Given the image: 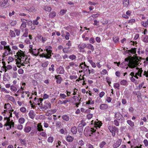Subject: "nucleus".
Instances as JSON below:
<instances>
[{"mask_svg": "<svg viewBox=\"0 0 148 148\" xmlns=\"http://www.w3.org/2000/svg\"><path fill=\"white\" fill-rule=\"evenodd\" d=\"M136 48H132L129 50H126L125 51V53L129 54V55L131 54H135V56H134L133 57V60L132 62L129 64L128 66L129 67L131 68H133L136 66H137L139 63V62L140 61L139 59H138V57L137 56V54H136Z\"/></svg>", "mask_w": 148, "mask_h": 148, "instance_id": "f257e3e1", "label": "nucleus"}, {"mask_svg": "<svg viewBox=\"0 0 148 148\" xmlns=\"http://www.w3.org/2000/svg\"><path fill=\"white\" fill-rule=\"evenodd\" d=\"M84 135L86 137L95 136L97 137L99 135V133L96 131L94 128H91L89 127H86L84 130Z\"/></svg>", "mask_w": 148, "mask_h": 148, "instance_id": "f03ea898", "label": "nucleus"}, {"mask_svg": "<svg viewBox=\"0 0 148 148\" xmlns=\"http://www.w3.org/2000/svg\"><path fill=\"white\" fill-rule=\"evenodd\" d=\"M52 47L50 46H48L45 47L44 50L46 52V53H43L40 54L39 56L40 57L43 58H45L47 59H49L51 58L52 55L53 54L52 51Z\"/></svg>", "mask_w": 148, "mask_h": 148, "instance_id": "7ed1b4c3", "label": "nucleus"}, {"mask_svg": "<svg viewBox=\"0 0 148 148\" xmlns=\"http://www.w3.org/2000/svg\"><path fill=\"white\" fill-rule=\"evenodd\" d=\"M4 52L3 54V57H5L9 55H12L13 51L11 49L9 45H7L4 47Z\"/></svg>", "mask_w": 148, "mask_h": 148, "instance_id": "20e7f679", "label": "nucleus"}, {"mask_svg": "<svg viewBox=\"0 0 148 148\" xmlns=\"http://www.w3.org/2000/svg\"><path fill=\"white\" fill-rule=\"evenodd\" d=\"M79 67L81 69H83L84 75L86 76L88 75V70L89 69V66H87L85 64V62H82L80 64Z\"/></svg>", "mask_w": 148, "mask_h": 148, "instance_id": "39448f33", "label": "nucleus"}, {"mask_svg": "<svg viewBox=\"0 0 148 148\" xmlns=\"http://www.w3.org/2000/svg\"><path fill=\"white\" fill-rule=\"evenodd\" d=\"M10 117L8 116L7 120L6 122L4 125V126H9V127L6 128V130H9L11 129L12 126L13 127L14 124V123L13 122L12 120L11 121H10Z\"/></svg>", "mask_w": 148, "mask_h": 148, "instance_id": "423d86ee", "label": "nucleus"}, {"mask_svg": "<svg viewBox=\"0 0 148 148\" xmlns=\"http://www.w3.org/2000/svg\"><path fill=\"white\" fill-rule=\"evenodd\" d=\"M114 117L116 119L118 120L121 123H122L125 121V119L123 115L119 112H116L115 113Z\"/></svg>", "mask_w": 148, "mask_h": 148, "instance_id": "0eeeda50", "label": "nucleus"}, {"mask_svg": "<svg viewBox=\"0 0 148 148\" xmlns=\"http://www.w3.org/2000/svg\"><path fill=\"white\" fill-rule=\"evenodd\" d=\"M29 52L35 56H37L39 54V52L38 49H33L32 45H29Z\"/></svg>", "mask_w": 148, "mask_h": 148, "instance_id": "6e6552de", "label": "nucleus"}, {"mask_svg": "<svg viewBox=\"0 0 148 148\" xmlns=\"http://www.w3.org/2000/svg\"><path fill=\"white\" fill-rule=\"evenodd\" d=\"M30 58H28V57L26 56V57L23 58L20 60L21 63H23V65H24L25 67H24V68L25 67L26 68L28 66H30L29 64V60Z\"/></svg>", "mask_w": 148, "mask_h": 148, "instance_id": "1a4fd4ad", "label": "nucleus"}, {"mask_svg": "<svg viewBox=\"0 0 148 148\" xmlns=\"http://www.w3.org/2000/svg\"><path fill=\"white\" fill-rule=\"evenodd\" d=\"M15 33L17 36H19L20 32V31L17 29L14 28V31L10 30V35L11 38H14L16 36Z\"/></svg>", "mask_w": 148, "mask_h": 148, "instance_id": "9d476101", "label": "nucleus"}, {"mask_svg": "<svg viewBox=\"0 0 148 148\" xmlns=\"http://www.w3.org/2000/svg\"><path fill=\"white\" fill-rule=\"evenodd\" d=\"M16 54V56H17V59L19 60L22 59L23 58L26 57V55L25 54L24 52H23L20 50H18Z\"/></svg>", "mask_w": 148, "mask_h": 148, "instance_id": "9b49d317", "label": "nucleus"}, {"mask_svg": "<svg viewBox=\"0 0 148 148\" xmlns=\"http://www.w3.org/2000/svg\"><path fill=\"white\" fill-rule=\"evenodd\" d=\"M51 103L48 101H45L44 104H42L41 108L43 110H45L47 109L50 108L51 107Z\"/></svg>", "mask_w": 148, "mask_h": 148, "instance_id": "f8f14e48", "label": "nucleus"}, {"mask_svg": "<svg viewBox=\"0 0 148 148\" xmlns=\"http://www.w3.org/2000/svg\"><path fill=\"white\" fill-rule=\"evenodd\" d=\"M108 129L112 133V136L113 137L115 136V133L118 132L117 128L114 126H109L108 127Z\"/></svg>", "mask_w": 148, "mask_h": 148, "instance_id": "ddd939ff", "label": "nucleus"}, {"mask_svg": "<svg viewBox=\"0 0 148 148\" xmlns=\"http://www.w3.org/2000/svg\"><path fill=\"white\" fill-rule=\"evenodd\" d=\"M129 61V59L128 58H125V62H122L121 64L120 67L123 68H126L127 69L128 68V66L129 67L128 65L130 64L132 61L129 64H128L129 63L128 62Z\"/></svg>", "mask_w": 148, "mask_h": 148, "instance_id": "4468645a", "label": "nucleus"}, {"mask_svg": "<svg viewBox=\"0 0 148 148\" xmlns=\"http://www.w3.org/2000/svg\"><path fill=\"white\" fill-rule=\"evenodd\" d=\"M43 101V99L41 98H37L36 97H35L33 101V103L34 104L39 105L40 107H41Z\"/></svg>", "mask_w": 148, "mask_h": 148, "instance_id": "2eb2a0df", "label": "nucleus"}, {"mask_svg": "<svg viewBox=\"0 0 148 148\" xmlns=\"http://www.w3.org/2000/svg\"><path fill=\"white\" fill-rule=\"evenodd\" d=\"M94 103V100H92V99L90 97H89L88 100L86 101L85 102L86 105L88 107H90V105H93Z\"/></svg>", "mask_w": 148, "mask_h": 148, "instance_id": "dca6fc26", "label": "nucleus"}, {"mask_svg": "<svg viewBox=\"0 0 148 148\" xmlns=\"http://www.w3.org/2000/svg\"><path fill=\"white\" fill-rule=\"evenodd\" d=\"M2 63L3 64V66H2L1 68H3L4 69H2V70L3 71H5V72H6L7 71V69L10 70L12 68V67L10 65H8L7 66H6L5 65V62L3 61Z\"/></svg>", "mask_w": 148, "mask_h": 148, "instance_id": "f3484780", "label": "nucleus"}, {"mask_svg": "<svg viewBox=\"0 0 148 148\" xmlns=\"http://www.w3.org/2000/svg\"><path fill=\"white\" fill-rule=\"evenodd\" d=\"M108 105L106 103L102 104L100 105V109L101 110L106 111L108 108Z\"/></svg>", "mask_w": 148, "mask_h": 148, "instance_id": "a211bd4d", "label": "nucleus"}, {"mask_svg": "<svg viewBox=\"0 0 148 148\" xmlns=\"http://www.w3.org/2000/svg\"><path fill=\"white\" fill-rule=\"evenodd\" d=\"M56 71L57 73L59 74H63L65 71L63 67L62 66H59L56 69Z\"/></svg>", "mask_w": 148, "mask_h": 148, "instance_id": "6ab92c4d", "label": "nucleus"}, {"mask_svg": "<svg viewBox=\"0 0 148 148\" xmlns=\"http://www.w3.org/2000/svg\"><path fill=\"white\" fill-rule=\"evenodd\" d=\"M102 124V123L101 121H95L94 124L95 125L94 127L95 128L98 129V128H99L100 127Z\"/></svg>", "mask_w": 148, "mask_h": 148, "instance_id": "aec40b11", "label": "nucleus"}, {"mask_svg": "<svg viewBox=\"0 0 148 148\" xmlns=\"http://www.w3.org/2000/svg\"><path fill=\"white\" fill-rule=\"evenodd\" d=\"M55 78L57 79L56 82L57 83L59 84H61V82L62 80V79L60 76V75H55Z\"/></svg>", "mask_w": 148, "mask_h": 148, "instance_id": "412c9836", "label": "nucleus"}, {"mask_svg": "<svg viewBox=\"0 0 148 148\" xmlns=\"http://www.w3.org/2000/svg\"><path fill=\"white\" fill-rule=\"evenodd\" d=\"M24 19H21L22 22L23 23L21 24V26L20 27V29L23 31L24 30H25V28H26V22H24Z\"/></svg>", "mask_w": 148, "mask_h": 148, "instance_id": "4be33fe9", "label": "nucleus"}, {"mask_svg": "<svg viewBox=\"0 0 148 148\" xmlns=\"http://www.w3.org/2000/svg\"><path fill=\"white\" fill-rule=\"evenodd\" d=\"M121 142L122 140L121 139H119L117 140L116 143L114 144L113 147H115V148H117L119 147L120 145Z\"/></svg>", "mask_w": 148, "mask_h": 148, "instance_id": "5701e85b", "label": "nucleus"}, {"mask_svg": "<svg viewBox=\"0 0 148 148\" xmlns=\"http://www.w3.org/2000/svg\"><path fill=\"white\" fill-rule=\"evenodd\" d=\"M29 117L32 119H33L35 116L36 114L33 110H30L28 114Z\"/></svg>", "mask_w": 148, "mask_h": 148, "instance_id": "b1692460", "label": "nucleus"}, {"mask_svg": "<svg viewBox=\"0 0 148 148\" xmlns=\"http://www.w3.org/2000/svg\"><path fill=\"white\" fill-rule=\"evenodd\" d=\"M136 69L138 70V72H137L135 74L140 77H142V74L143 72V70L142 68H139L138 67H136Z\"/></svg>", "mask_w": 148, "mask_h": 148, "instance_id": "393cba45", "label": "nucleus"}, {"mask_svg": "<svg viewBox=\"0 0 148 148\" xmlns=\"http://www.w3.org/2000/svg\"><path fill=\"white\" fill-rule=\"evenodd\" d=\"M8 2V1L7 0H1L0 1V6L1 7H4L5 6Z\"/></svg>", "mask_w": 148, "mask_h": 148, "instance_id": "a878e982", "label": "nucleus"}, {"mask_svg": "<svg viewBox=\"0 0 148 148\" xmlns=\"http://www.w3.org/2000/svg\"><path fill=\"white\" fill-rule=\"evenodd\" d=\"M86 47L88 49H90L92 51H93L95 48L90 43H88L86 44Z\"/></svg>", "mask_w": 148, "mask_h": 148, "instance_id": "bb28decb", "label": "nucleus"}, {"mask_svg": "<svg viewBox=\"0 0 148 148\" xmlns=\"http://www.w3.org/2000/svg\"><path fill=\"white\" fill-rule=\"evenodd\" d=\"M105 93L103 91H102L99 94V97L100 98H97V100L96 101V102H101V98H102L105 95Z\"/></svg>", "mask_w": 148, "mask_h": 148, "instance_id": "cd10ccee", "label": "nucleus"}, {"mask_svg": "<svg viewBox=\"0 0 148 148\" xmlns=\"http://www.w3.org/2000/svg\"><path fill=\"white\" fill-rule=\"evenodd\" d=\"M5 98L6 99L11 101L13 102H14L15 101L14 97L10 96L9 95H6Z\"/></svg>", "mask_w": 148, "mask_h": 148, "instance_id": "c85d7f7f", "label": "nucleus"}, {"mask_svg": "<svg viewBox=\"0 0 148 148\" xmlns=\"http://www.w3.org/2000/svg\"><path fill=\"white\" fill-rule=\"evenodd\" d=\"M86 47V44L85 43H80V44H79L78 46V48L80 50L84 49Z\"/></svg>", "mask_w": 148, "mask_h": 148, "instance_id": "c756f323", "label": "nucleus"}, {"mask_svg": "<svg viewBox=\"0 0 148 148\" xmlns=\"http://www.w3.org/2000/svg\"><path fill=\"white\" fill-rule=\"evenodd\" d=\"M37 129L38 131L41 132L43 131V129L42 128V126L41 125V123H38L37 124Z\"/></svg>", "mask_w": 148, "mask_h": 148, "instance_id": "7c9ffc66", "label": "nucleus"}, {"mask_svg": "<svg viewBox=\"0 0 148 148\" xmlns=\"http://www.w3.org/2000/svg\"><path fill=\"white\" fill-rule=\"evenodd\" d=\"M74 138L72 136L68 135L66 138V140L69 142H72Z\"/></svg>", "mask_w": 148, "mask_h": 148, "instance_id": "2f4dec72", "label": "nucleus"}, {"mask_svg": "<svg viewBox=\"0 0 148 148\" xmlns=\"http://www.w3.org/2000/svg\"><path fill=\"white\" fill-rule=\"evenodd\" d=\"M71 131L73 134H76L77 132L76 127L75 126L72 127L71 129Z\"/></svg>", "mask_w": 148, "mask_h": 148, "instance_id": "473e14b6", "label": "nucleus"}, {"mask_svg": "<svg viewBox=\"0 0 148 148\" xmlns=\"http://www.w3.org/2000/svg\"><path fill=\"white\" fill-rule=\"evenodd\" d=\"M73 98V102L74 103L80 102V99H79L78 97L74 96Z\"/></svg>", "mask_w": 148, "mask_h": 148, "instance_id": "72a5a7b5", "label": "nucleus"}, {"mask_svg": "<svg viewBox=\"0 0 148 148\" xmlns=\"http://www.w3.org/2000/svg\"><path fill=\"white\" fill-rule=\"evenodd\" d=\"M56 15V13L55 11H52L49 14V16L50 18H53Z\"/></svg>", "mask_w": 148, "mask_h": 148, "instance_id": "f704fd0d", "label": "nucleus"}, {"mask_svg": "<svg viewBox=\"0 0 148 148\" xmlns=\"http://www.w3.org/2000/svg\"><path fill=\"white\" fill-rule=\"evenodd\" d=\"M13 114L15 115L17 119H18L21 116V113L19 112H17L16 110L13 112Z\"/></svg>", "mask_w": 148, "mask_h": 148, "instance_id": "c9c22d12", "label": "nucleus"}, {"mask_svg": "<svg viewBox=\"0 0 148 148\" xmlns=\"http://www.w3.org/2000/svg\"><path fill=\"white\" fill-rule=\"evenodd\" d=\"M113 40L114 43H117L119 42V38L117 36H114L112 38Z\"/></svg>", "mask_w": 148, "mask_h": 148, "instance_id": "e433bc0d", "label": "nucleus"}, {"mask_svg": "<svg viewBox=\"0 0 148 148\" xmlns=\"http://www.w3.org/2000/svg\"><path fill=\"white\" fill-rule=\"evenodd\" d=\"M62 119L64 121H68L70 119V117L69 116L64 114L62 116Z\"/></svg>", "mask_w": 148, "mask_h": 148, "instance_id": "4c0bfd02", "label": "nucleus"}, {"mask_svg": "<svg viewBox=\"0 0 148 148\" xmlns=\"http://www.w3.org/2000/svg\"><path fill=\"white\" fill-rule=\"evenodd\" d=\"M83 126L82 125V124H79L78 127V131L79 132H82L83 130Z\"/></svg>", "mask_w": 148, "mask_h": 148, "instance_id": "58836bf2", "label": "nucleus"}, {"mask_svg": "<svg viewBox=\"0 0 148 148\" xmlns=\"http://www.w3.org/2000/svg\"><path fill=\"white\" fill-rule=\"evenodd\" d=\"M88 75H87V76H88L91 74H93L95 73V70H94L92 68H90V69H89L88 70Z\"/></svg>", "mask_w": 148, "mask_h": 148, "instance_id": "ea45409f", "label": "nucleus"}, {"mask_svg": "<svg viewBox=\"0 0 148 148\" xmlns=\"http://www.w3.org/2000/svg\"><path fill=\"white\" fill-rule=\"evenodd\" d=\"M25 119L22 117L19 118L18 119V122L20 124H23L25 122Z\"/></svg>", "mask_w": 148, "mask_h": 148, "instance_id": "a19ab883", "label": "nucleus"}, {"mask_svg": "<svg viewBox=\"0 0 148 148\" xmlns=\"http://www.w3.org/2000/svg\"><path fill=\"white\" fill-rule=\"evenodd\" d=\"M31 130V127L30 126L25 127L24 129V131L26 133H29Z\"/></svg>", "mask_w": 148, "mask_h": 148, "instance_id": "79ce46f5", "label": "nucleus"}, {"mask_svg": "<svg viewBox=\"0 0 148 148\" xmlns=\"http://www.w3.org/2000/svg\"><path fill=\"white\" fill-rule=\"evenodd\" d=\"M43 9L46 11L50 12L51 11L52 8L51 7L47 6H45L44 7Z\"/></svg>", "mask_w": 148, "mask_h": 148, "instance_id": "37998d69", "label": "nucleus"}, {"mask_svg": "<svg viewBox=\"0 0 148 148\" xmlns=\"http://www.w3.org/2000/svg\"><path fill=\"white\" fill-rule=\"evenodd\" d=\"M106 82L108 83V85L110 86V84H111V81L112 80V79L108 77H107L106 78Z\"/></svg>", "mask_w": 148, "mask_h": 148, "instance_id": "c03bdc74", "label": "nucleus"}, {"mask_svg": "<svg viewBox=\"0 0 148 148\" xmlns=\"http://www.w3.org/2000/svg\"><path fill=\"white\" fill-rule=\"evenodd\" d=\"M123 4L124 7H127L129 5V0H123Z\"/></svg>", "mask_w": 148, "mask_h": 148, "instance_id": "a18cd8bd", "label": "nucleus"}, {"mask_svg": "<svg viewBox=\"0 0 148 148\" xmlns=\"http://www.w3.org/2000/svg\"><path fill=\"white\" fill-rule=\"evenodd\" d=\"M127 123L132 127L133 128L134 126V123L131 120H128L127 121Z\"/></svg>", "mask_w": 148, "mask_h": 148, "instance_id": "49530a36", "label": "nucleus"}, {"mask_svg": "<svg viewBox=\"0 0 148 148\" xmlns=\"http://www.w3.org/2000/svg\"><path fill=\"white\" fill-rule=\"evenodd\" d=\"M121 85L123 86H127V82L126 79H123L120 82Z\"/></svg>", "mask_w": 148, "mask_h": 148, "instance_id": "de8ad7c7", "label": "nucleus"}, {"mask_svg": "<svg viewBox=\"0 0 148 148\" xmlns=\"http://www.w3.org/2000/svg\"><path fill=\"white\" fill-rule=\"evenodd\" d=\"M1 114L4 116H8L9 111H8L7 110H4V112H2Z\"/></svg>", "mask_w": 148, "mask_h": 148, "instance_id": "09e8293b", "label": "nucleus"}, {"mask_svg": "<svg viewBox=\"0 0 148 148\" xmlns=\"http://www.w3.org/2000/svg\"><path fill=\"white\" fill-rule=\"evenodd\" d=\"M36 89V87L34 88L35 90H33V92L31 93V96L29 97V99H31L33 98V95H34L35 96H37V91L35 90Z\"/></svg>", "mask_w": 148, "mask_h": 148, "instance_id": "8fccbe9b", "label": "nucleus"}, {"mask_svg": "<svg viewBox=\"0 0 148 148\" xmlns=\"http://www.w3.org/2000/svg\"><path fill=\"white\" fill-rule=\"evenodd\" d=\"M54 67L55 66L54 64H51V67L49 68V70L50 71H51V73H53L55 71Z\"/></svg>", "mask_w": 148, "mask_h": 148, "instance_id": "3c124183", "label": "nucleus"}, {"mask_svg": "<svg viewBox=\"0 0 148 148\" xmlns=\"http://www.w3.org/2000/svg\"><path fill=\"white\" fill-rule=\"evenodd\" d=\"M89 109H87L85 111V113L87 114H90V113L91 112V110H91H94L95 109V108L93 107H88Z\"/></svg>", "mask_w": 148, "mask_h": 148, "instance_id": "603ef678", "label": "nucleus"}, {"mask_svg": "<svg viewBox=\"0 0 148 148\" xmlns=\"http://www.w3.org/2000/svg\"><path fill=\"white\" fill-rule=\"evenodd\" d=\"M11 108V105L9 103H8L7 104H5L4 105V108L5 109H7V110H9L10 109V108Z\"/></svg>", "mask_w": 148, "mask_h": 148, "instance_id": "864d4df0", "label": "nucleus"}, {"mask_svg": "<svg viewBox=\"0 0 148 148\" xmlns=\"http://www.w3.org/2000/svg\"><path fill=\"white\" fill-rule=\"evenodd\" d=\"M49 64V62L48 61H46L42 63L41 66L42 67L45 68Z\"/></svg>", "mask_w": 148, "mask_h": 148, "instance_id": "5fc2aeb1", "label": "nucleus"}, {"mask_svg": "<svg viewBox=\"0 0 148 148\" xmlns=\"http://www.w3.org/2000/svg\"><path fill=\"white\" fill-rule=\"evenodd\" d=\"M25 32L24 34L22 36L25 37H27L28 35V30L27 28H25Z\"/></svg>", "mask_w": 148, "mask_h": 148, "instance_id": "6e6d98bb", "label": "nucleus"}, {"mask_svg": "<svg viewBox=\"0 0 148 148\" xmlns=\"http://www.w3.org/2000/svg\"><path fill=\"white\" fill-rule=\"evenodd\" d=\"M70 47H66L63 49V51L64 53H67L69 51Z\"/></svg>", "mask_w": 148, "mask_h": 148, "instance_id": "4d7b16f0", "label": "nucleus"}, {"mask_svg": "<svg viewBox=\"0 0 148 148\" xmlns=\"http://www.w3.org/2000/svg\"><path fill=\"white\" fill-rule=\"evenodd\" d=\"M114 123L115 125L117 126H119V125L120 122L118 120L116 119H115L114 121Z\"/></svg>", "mask_w": 148, "mask_h": 148, "instance_id": "13d9d810", "label": "nucleus"}, {"mask_svg": "<svg viewBox=\"0 0 148 148\" xmlns=\"http://www.w3.org/2000/svg\"><path fill=\"white\" fill-rule=\"evenodd\" d=\"M53 57L56 59H59L60 58H61V56L60 55V54L57 53H56L54 54V55L53 56Z\"/></svg>", "mask_w": 148, "mask_h": 148, "instance_id": "bf43d9fd", "label": "nucleus"}, {"mask_svg": "<svg viewBox=\"0 0 148 148\" xmlns=\"http://www.w3.org/2000/svg\"><path fill=\"white\" fill-rule=\"evenodd\" d=\"M120 84L118 83H115L114 84V87L115 88L119 89Z\"/></svg>", "mask_w": 148, "mask_h": 148, "instance_id": "052dcab7", "label": "nucleus"}, {"mask_svg": "<svg viewBox=\"0 0 148 148\" xmlns=\"http://www.w3.org/2000/svg\"><path fill=\"white\" fill-rule=\"evenodd\" d=\"M135 20L134 19H132L129 20L128 23L130 25H133L135 23Z\"/></svg>", "mask_w": 148, "mask_h": 148, "instance_id": "680f3d73", "label": "nucleus"}, {"mask_svg": "<svg viewBox=\"0 0 148 148\" xmlns=\"http://www.w3.org/2000/svg\"><path fill=\"white\" fill-rule=\"evenodd\" d=\"M20 111L23 113H25L26 111V109L25 107H22L20 108Z\"/></svg>", "mask_w": 148, "mask_h": 148, "instance_id": "e2e57ef3", "label": "nucleus"}, {"mask_svg": "<svg viewBox=\"0 0 148 148\" xmlns=\"http://www.w3.org/2000/svg\"><path fill=\"white\" fill-rule=\"evenodd\" d=\"M53 137L50 136L47 139V141L48 143H52L53 141Z\"/></svg>", "mask_w": 148, "mask_h": 148, "instance_id": "0e129e2a", "label": "nucleus"}, {"mask_svg": "<svg viewBox=\"0 0 148 148\" xmlns=\"http://www.w3.org/2000/svg\"><path fill=\"white\" fill-rule=\"evenodd\" d=\"M56 126L58 128H60V127L61 125V123L60 121H56Z\"/></svg>", "mask_w": 148, "mask_h": 148, "instance_id": "69168bd1", "label": "nucleus"}, {"mask_svg": "<svg viewBox=\"0 0 148 148\" xmlns=\"http://www.w3.org/2000/svg\"><path fill=\"white\" fill-rule=\"evenodd\" d=\"M141 24L145 27H147L148 25L147 24V22L143 21L141 22Z\"/></svg>", "mask_w": 148, "mask_h": 148, "instance_id": "338daca9", "label": "nucleus"}, {"mask_svg": "<svg viewBox=\"0 0 148 148\" xmlns=\"http://www.w3.org/2000/svg\"><path fill=\"white\" fill-rule=\"evenodd\" d=\"M143 41L145 42L148 43V36L146 35L144 38L143 40Z\"/></svg>", "mask_w": 148, "mask_h": 148, "instance_id": "774afa93", "label": "nucleus"}]
</instances>
